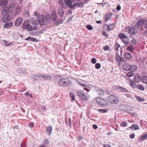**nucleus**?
Here are the masks:
<instances>
[{"instance_id": "nucleus-26", "label": "nucleus", "mask_w": 147, "mask_h": 147, "mask_svg": "<svg viewBox=\"0 0 147 147\" xmlns=\"http://www.w3.org/2000/svg\"><path fill=\"white\" fill-rule=\"evenodd\" d=\"M97 93L99 96H102L104 94V91L102 89H99L97 91Z\"/></svg>"}, {"instance_id": "nucleus-5", "label": "nucleus", "mask_w": 147, "mask_h": 147, "mask_svg": "<svg viewBox=\"0 0 147 147\" xmlns=\"http://www.w3.org/2000/svg\"><path fill=\"white\" fill-rule=\"evenodd\" d=\"M96 102L99 105L102 106H106L107 105V101L103 98L98 97L96 98Z\"/></svg>"}, {"instance_id": "nucleus-8", "label": "nucleus", "mask_w": 147, "mask_h": 147, "mask_svg": "<svg viewBox=\"0 0 147 147\" xmlns=\"http://www.w3.org/2000/svg\"><path fill=\"white\" fill-rule=\"evenodd\" d=\"M147 22V20H146L144 19L140 20L137 22L136 25L134 26V27L138 29L141 25H144L145 23Z\"/></svg>"}, {"instance_id": "nucleus-36", "label": "nucleus", "mask_w": 147, "mask_h": 147, "mask_svg": "<svg viewBox=\"0 0 147 147\" xmlns=\"http://www.w3.org/2000/svg\"><path fill=\"white\" fill-rule=\"evenodd\" d=\"M63 22V20L62 19H59L56 22L55 24L57 26L61 24Z\"/></svg>"}, {"instance_id": "nucleus-6", "label": "nucleus", "mask_w": 147, "mask_h": 147, "mask_svg": "<svg viewBox=\"0 0 147 147\" xmlns=\"http://www.w3.org/2000/svg\"><path fill=\"white\" fill-rule=\"evenodd\" d=\"M128 33L131 35H134L136 34L137 32V30L134 28L128 27L127 28Z\"/></svg>"}, {"instance_id": "nucleus-4", "label": "nucleus", "mask_w": 147, "mask_h": 147, "mask_svg": "<svg viewBox=\"0 0 147 147\" xmlns=\"http://www.w3.org/2000/svg\"><path fill=\"white\" fill-rule=\"evenodd\" d=\"M108 101L110 103L116 104L118 103L119 99L117 97L113 95H111L108 97Z\"/></svg>"}, {"instance_id": "nucleus-60", "label": "nucleus", "mask_w": 147, "mask_h": 147, "mask_svg": "<svg viewBox=\"0 0 147 147\" xmlns=\"http://www.w3.org/2000/svg\"><path fill=\"white\" fill-rule=\"evenodd\" d=\"M2 44L3 45L5 46H8L7 45V43L6 41L5 40H3V43H2Z\"/></svg>"}, {"instance_id": "nucleus-12", "label": "nucleus", "mask_w": 147, "mask_h": 147, "mask_svg": "<svg viewBox=\"0 0 147 147\" xmlns=\"http://www.w3.org/2000/svg\"><path fill=\"white\" fill-rule=\"evenodd\" d=\"M115 59L118 62H123L124 61L125 59L123 57H121L118 54H116Z\"/></svg>"}, {"instance_id": "nucleus-27", "label": "nucleus", "mask_w": 147, "mask_h": 147, "mask_svg": "<svg viewBox=\"0 0 147 147\" xmlns=\"http://www.w3.org/2000/svg\"><path fill=\"white\" fill-rule=\"evenodd\" d=\"M130 71H131L135 72L137 69V66L134 65H130Z\"/></svg>"}, {"instance_id": "nucleus-55", "label": "nucleus", "mask_w": 147, "mask_h": 147, "mask_svg": "<svg viewBox=\"0 0 147 147\" xmlns=\"http://www.w3.org/2000/svg\"><path fill=\"white\" fill-rule=\"evenodd\" d=\"M91 62L93 64H95L96 62V58H93L91 59Z\"/></svg>"}, {"instance_id": "nucleus-40", "label": "nucleus", "mask_w": 147, "mask_h": 147, "mask_svg": "<svg viewBox=\"0 0 147 147\" xmlns=\"http://www.w3.org/2000/svg\"><path fill=\"white\" fill-rule=\"evenodd\" d=\"M135 98L139 101L142 102L144 100V98L139 96H135Z\"/></svg>"}, {"instance_id": "nucleus-23", "label": "nucleus", "mask_w": 147, "mask_h": 147, "mask_svg": "<svg viewBox=\"0 0 147 147\" xmlns=\"http://www.w3.org/2000/svg\"><path fill=\"white\" fill-rule=\"evenodd\" d=\"M123 69L126 71H130V65H129L125 64L123 65Z\"/></svg>"}, {"instance_id": "nucleus-14", "label": "nucleus", "mask_w": 147, "mask_h": 147, "mask_svg": "<svg viewBox=\"0 0 147 147\" xmlns=\"http://www.w3.org/2000/svg\"><path fill=\"white\" fill-rule=\"evenodd\" d=\"M53 130V127L51 126H47L46 127V134H48L49 136H50L51 134L52 131Z\"/></svg>"}, {"instance_id": "nucleus-22", "label": "nucleus", "mask_w": 147, "mask_h": 147, "mask_svg": "<svg viewBox=\"0 0 147 147\" xmlns=\"http://www.w3.org/2000/svg\"><path fill=\"white\" fill-rule=\"evenodd\" d=\"M129 128L133 130H135L138 129L139 126L137 124H133L131 126L129 127Z\"/></svg>"}, {"instance_id": "nucleus-16", "label": "nucleus", "mask_w": 147, "mask_h": 147, "mask_svg": "<svg viewBox=\"0 0 147 147\" xmlns=\"http://www.w3.org/2000/svg\"><path fill=\"white\" fill-rule=\"evenodd\" d=\"M77 83L78 85H80L82 87H85L84 89L86 90L87 92H88L89 90H90V88L86 85L81 84L79 81L77 82Z\"/></svg>"}, {"instance_id": "nucleus-3", "label": "nucleus", "mask_w": 147, "mask_h": 147, "mask_svg": "<svg viewBox=\"0 0 147 147\" xmlns=\"http://www.w3.org/2000/svg\"><path fill=\"white\" fill-rule=\"evenodd\" d=\"M22 27L23 29H27L29 31H31L33 29L32 27L29 24V21L28 20H25L22 25Z\"/></svg>"}, {"instance_id": "nucleus-33", "label": "nucleus", "mask_w": 147, "mask_h": 147, "mask_svg": "<svg viewBox=\"0 0 147 147\" xmlns=\"http://www.w3.org/2000/svg\"><path fill=\"white\" fill-rule=\"evenodd\" d=\"M147 138V134H145L144 135L141 136L140 138V141L144 140Z\"/></svg>"}, {"instance_id": "nucleus-9", "label": "nucleus", "mask_w": 147, "mask_h": 147, "mask_svg": "<svg viewBox=\"0 0 147 147\" xmlns=\"http://www.w3.org/2000/svg\"><path fill=\"white\" fill-rule=\"evenodd\" d=\"M38 21L40 26L43 25L45 24V17L43 15H39L38 16Z\"/></svg>"}, {"instance_id": "nucleus-64", "label": "nucleus", "mask_w": 147, "mask_h": 147, "mask_svg": "<svg viewBox=\"0 0 147 147\" xmlns=\"http://www.w3.org/2000/svg\"><path fill=\"white\" fill-rule=\"evenodd\" d=\"M104 147H111V146L108 144H104L103 145Z\"/></svg>"}, {"instance_id": "nucleus-43", "label": "nucleus", "mask_w": 147, "mask_h": 147, "mask_svg": "<svg viewBox=\"0 0 147 147\" xmlns=\"http://www.w3.org/2000/svg\"><path fill=\"white\" fill-rule=\"evenodd\" d=\"M126 37H127L125 35L122 33L120 34L119 36V37L121 38L122 40L124 39H125V38Z\"/></svg>"}, {"instance_id": "nucleus-11", "label": "nucleus", "mask_w": 147, "mask_h": 147, "mask_svg": "<svg viewBox=\"0 0 147 147\" xmlns=\"http://www.w3.org/2000/svg\"><path fill=\"white\" fill-rule=\"evenodd\" d=\"M2 13L4 16H7L8 15L11 14L12 13L6 7H5L3 9L2 11Z\"/></svg>"}, {"instance_id": "nucleus-53", "label": "nucleus", "mask_w": 147, "mask_h": 147, "mask_svg": "<svg viewBox=\"0 0 147 147\" xmlns=\"http://www.w3.org/2000/svg\"><path fill=\"white\" fill-rule=\"evenodd\" d=\"M25 95L29 96L31 98H32V94H30L28 92H26L25 93Z\"/></svg>"}, {"instance_id": "nucleus-48", "label": "nucleus", "mask_w": 147, "mask_h": 147, "mask_svg": "<svg viewBox=\"0 0 147 147\" xmlns=\"http://www.w3.org/2000/svg\"><path fill=\"white\" fill-rule=\"evenodd\" d=\"M120 47V45L118 43L115 44V49L116 51L118 50V48Z\"/></svg>"}, {"instance_id": "nucleus-29", "label": "nucleus", "mask_w": 147, "mask_h": 147, "mask_svg": "<svg viewBox=\"0 0 147 147\" xmlns=\"http://www.w3.org/2000/svg\"><path fill=\"white\" fill-rule=\"evenodd\" d=\"M59 5H61L63 8H66L65 5L63 0H59L58 1Z\"/></svg>"}, {"instance_id": "nucleus-44", "label": "nucleus", "mask_w": 147, "mask_h": 147, "mask_svg": "<svg viewBox=\"0 0 147 147\" xmlns=\"http://www.w3.org/2000/svg\"><path fill=\"white\" fill-rule=\"evenodd\" d=\"M136 87L141 90H144V88L143 86L141 85L138 84L137 86Z\"/></svg>"}, {"instance_id": "nucleus-10", "label": "nucleus", "mask_w": 147, "mask_h": 147, "mask_svg": "<svg viewBox=\"0 0 147 147\" xmlns=\"http://www.w3.org/2000/svg\"><path fill=\"white\" fill-rule=\"evenodd\" d=\"M12 18V13L7 16H4L3 18V21L4 23L7 22L11 20Z\"/></svg>"}, {"instance_id": "nucleus-59", "label": "nucleus", "mask_w": 147, "mask_h": 147, "mask_svg": "<svg viewBox=\"0 0 147 147\" xmlns=\"http://www.w3.org/2000/svg\"><path fill=\"white\" fill-rule=\"evenodd\" d=\"M41 109L43 111H45L46 110V107L44 105H42L41 107Z\"/></svg>"}, {"instance_id": "nucleus-37", "label": "nucleus", "mask_w": 147, "mask_h": 147, "mask_svg": "<svg viewBox=\"0 0 147 147\" xmlns=\"http://www.w3.org/2000/svg\"><path fill=\"white\" fill-rule=\"evenodd\" d=\"M111 18V15L109 14H107L105 17V22H107L109 20H110Z\"/></svg>"}, {"instance_id": "nucleus-47", "label": "nucleus", "mask_w": 147, "mask_h": 147, "mask_svg": "<svg viewBox=\"0 0 147 147\" xmlns=\"http://www.w3.org/2000/svg\"><path fill=\"white\" fill-rule=\"evenodd\" d=\"M98 111L101 113H105L107 112V110L106 109H99Z\"/></svg>"}, {"instance_id": "nucleus-28", "label": "nucleus", "mask_w": 147, "mask_h": 147, "mask_svg": "<svg viewBox=\"0 0 147 147\" xmlns=\"http://www.w3.org/2000/svg\"><path fill=\"white\" fill-rule=\"evenodd\" d=\"M74 0H65V2L67 7L69 5H71L73 3Z\"/></svg>"}, {"instance_id": "nucleus-41", "label": "nucleus", "mask_w": 147, "mask_h": 147, "mask_svg": "<svg viewBox=\"0 0 147 147\" xmlns=\"http://www.w3.org/2000/svg\"><path fill=\"white\" fill-rule=\"evenodd\" d=\"M142 82L147 84V76H144L142 78Z\"/></svg>"}, {"instance_id": "nucleus-38", "label": "nucleus", "mask_w": 147, "mask_h": 147, "mask_svg": "<svg viewBox=\"0 0 147 147\" xmlns=\"http://www.w3.org/2000/svg\"><path fill=\"white\" fill-rule=\"evenodd\" d=\"M122 41L125 45L128 44L129 42V39L127 37L124 39Z\"/></svg>"}, {"instance_id": "nucleus-52", "label": "nucleus", "mask_w": 147, "mask_h": 147, "mask_svg": "<svg viewBox=\"0 0 147 147\" xmlns=\"http://www.w3.org/2000/svg\"><path fill=\"white\" fill-rule=\"evenodd\" d=\"M95 67L96 69H99L101 67V65L100 63H97L95 65Z\"/></svg>"}, {"instance_id": "nucleus-21", "label": "nucleus", "mask_w": 147, "mask_h": 147, "mask_svg": "<svg viewBox=\"0 0 147 147\" xmlns=\"http://www.w3.org/2000/svg\"><path fill=\"white\" fill-rule=\"evenodd\" d=\"M13 25V23L12 22H10L5 24L3 26L5 28H8L11 27Z\"/></svg>"}, {"instance_id": "nucleus-39", "label": "nucleus", "mask_w": 147, "mask_h": 147, "mask_svg": "<svg viewBox=\"0 0 147 147\" xmlns=\"http://www.w3.org/2000/svg\"><path fill=\"white\" fill-rule=\"evenodd\" d=\"M134 71H131L127 73L126 76L128 77H131L134 74Z\"/></svg>"}, {"instance_id": "nucleus-31", "label": "nucleus", "mask_w": 147, "mask_h": 147, "mask_svg": "<svg viewBox=\"0 0 147 147\" xmlns=\"http://www.w3.org/2000/svg\"><path fill=\"white\" fill-rule=\"evenodd\" d=\"M32 76L31 78L34 80H40L41 79L39 76L33 75Z\"/></svg>"}, {"instance_id": "nucleus-45", "label": "nucleus", "mask_w": 147, "mask_h": 147, "mask_svg": "<svg viewBox=\"0 0 147 147\" xmlns=\"http://www.w3.org/2000/svg\"><path fill=\"white\" fill-rule=\"evenodd\" d=\"M46 80H50L52 78V77L51 76L48 74H46Z\"/></svg>"}, {"instance_id": "nucleus-20", "label": "nucleus", "mask_w": 147, "mask_h": 147, "mask_svg": "<svg viewBox=\"0 0 147 147\" xmlns=\"http://www.w3.org/2000/svg\"><path fill=\"white\" fill-rule=\"evenodd\" d=\"M52 18L53 21H55L57 19V15L55 11H53L52 12Z\"/></svg>"}, {"instance_id": "nucleus-1", "label": "nucleus", "mask_w": 147, "mask_h": 147, "mask_svg": "<svg viewBox=\"0 0 147 147\" xmlns=\"http://www.w3.org/2000/svg\"><path fill=\"white\" fill-rule=\"evenodd\" d=\"M58 84L61 86L65 87L69 86L71 84V81L69 79L63 78L60 79L58 82Z\"/></svg>"}, {"instance_id": "nucleus-51", "label": "nucleus", "mask_w": 147, "mask_h": 147, "mask_svg": "<svg viewBox=\"0 0 147 147\" xmlns=\"http://www.w3.org/2000/svg\"><path fill=\"white\" fill-rule=\"evenodd\" d=\"M76 6V3H74L73 5H69L68 7H69V8L70 9H74L75 8V7Z\"/></svg>"}, {"instance_id": "nucleus-18", "label": "nucleus", "mask_w": 147, "mask_h": 147, "mask_svg": "<svg viewBox=\"0 0 147 147\" xmlns=\"http://www.w3.org/2000/svg\"><path fill=\"white\" fill-rule=\"evenodd\" d=\"M17 72L19 73L22 74H25L27 73L26 70L24 68H18L17 69Z\"/></svg>"}, {"instance_id": "nucleus-42", "label": "nucleus", "mask_w": 147, "mask_h": 147, "mask_svg": "<svg viewBox=\"0 0 147 147\" xmlns=\"http://www.w3.org/2000/svg\"><path fill=\"white\" fill-rule=\"evenodd\" d=\"M130 84L131 86L134 88H136L137 86L136 85V84L134 81L133 80H131L130 81Z\"/></svg>"}, {"instance_id": "nucleus-35", "label": "nucleus", "mask_w": 147, "mask_h": 147, "mask_svg": "<svg viewBox=\"0 0 147 147\" xmlns=\"http://www.w3.org/2000/svg\"><path fill=\"white\" fill-rule=\"evenodd\" d=\"M127 50L130 51L132 53L134 50V48L132 46H130L127 48Z\"/></svg>"}, {"instance_id": "nucleus-7", "label": "nucleus", "mask_w": 147, "mask_h": 147, "mask_svg": "<svg viewBox=\"0 0 147 147\" xmlns=\"http://www.w3.org/2000/svg\"><path fill=\"white\" fill-rule=\"evenodd\" d=\"M30 23L33 27V29L35 30L37 29L36 26H38V24L37 21L35 19L32 18L30 20Z\"/></svg>"}, {"instance_id": "nucleus-2", "label": "nucleus", "mask_w": 147, "mask_h": 147, "mask_svg": "<svg viewBox=\"0 0 147 147\" xmlns=\"http://www.w3.org/2000/svg\"><path fill=\"white\" fill-rule=\"evenodd\" d=\"M78 96L81 99L84 100H87L89 98V96L88 94L85 93L82 90H79L77 92Z\"/></svg>"}, {"instance_id": "nucleus-50", "label": "nucleus", "mask_w": 147, "mask_h": 147, "mask_svg": "<svg viewBox=\"0 0 147 147\" xmlns=\"http://www.w3.org/2000/svg\"><path fill=\"white\" fill-rule=\"evenodd\" d=\"M86 28L89 30H92L93 27L91 25L88 24L86 26Z\"/></svg>"}, {"instance_id": "nucleus-57", "label": "nucleus", "mask_w": 147, "mask_h": 147, "mask_svg": "<svg viewBox=\"0 0 147 147\" xmlns=\"http://www.w3.org/2000/svg\"><path fill=\"white\" fill-rule=\"evenodd\" d=\"M43 143L45 145H47L49 143V141L48 140L45 139L43 141Z\"/></svg>"}, {"instance_id": "nucleus-63", "label": "nucleus", "mask_w": 147, "mask_h": 147, "mask_svg": "<svg viewBox=\"0 0 147 147\" xmlns=\"http://www.w3.org/2000/svg\"><path fill=\"white\" fill-rule=\"evenodd\" d=\"M121 125L123 127H126L127 126V123L125 122H123L121 123Z\"/></svg>"}, {"instance_id": "nucleus-25", "label": "nucleus", "mask_w": 147, "mask_h": 147, "mask_svg": "<svg viewBox=\"0 0 147 147\" xmlns=\"http://www.w3.org/2000/svg\"><path fill=\"white\" fill-rule=\"evenodd\" d=\"M105 25L107 26V30L108 31H110L112 30L115 26L114 24H109L108 25H107V24H105Z\"/></svg>"}, {"instance_id": "nucleus-32", "label": "nucleus", "mask_w": 147, "mask_h": 147, "mask_svg": "<svg viewBox=\"0 0 147 147\" xmlns=\"http://www.w3.org/2000/svg\"><path fill=\"white\" fill-rule=\"evenodd\" d=\"M124 56L125 58L128 60H130L131 58V55L130 54L128 53H125Z\"/></svg>"}, {"instance_id": "nucleus-58", "label": "nucleus", "mask_w": 147, "mask_h": 147, "mask_svg": "<svg viewBox=\"0 0 147 147\" xmlns=\"http://www.w3.org/2000/svg\"><path fill=\"white\" fill-rule=\"evenodd\" d=\"M70 95L71 96L72 98L71 99L73 100H75V96L74 95H73V93L71 92H70Z\"/></svg>"}, {"instance_id": "nucleus-30", "label": "nucleus", "mask_w": 147, "mask_h": 147, "mask_svg": "<svg viewBox=\"0 0 147 147\" xmlns=\"http://www.w3.org/2000/svg\"><path fill=\"white\" fill-rule=\"evenodd\" d=\"M140 75L139 74H136L134 78L136 82H138L140 81Z\"/></svg>"}, {"instance_id": "nucleus-46", "label": "nucleus", "mask_w": 147, "mask_h": 147, "mask_svg": "<svg viewBox=\"0 0 147 147\" xmlns=\"http://www.w3.org/2000/svg\"><path fill=\"white\" fill-rule=\"evenodd\" d=\"M119 92H128V90H127L124 88L122 87H120L119 90Z\"/></svg>"}, {"instance_id": "nucleus-24", "label": "nucleus", "mask_w": 147, "mask_h": 147, "mask_svg": "<svg viewBox=\"0 0 147 147\" xmlns=\"http://www.w3.org/2000/svg\"><path fill=\"white\" fill-rule=\"evenodd\" d=\"M21 8L19 6H17L15 11V14L16 15L18 14L21 12Z\"/></svg>"}, {"instance_id": "nucleus-61", "label": "nucleus", "mask_w": 147, "mask_h": 147, "mask_svg": "<svg viewBox=\"0 0 147 147\" xmlns=\"http://www.w3.org/2000/svg\"><path fill=\"white\" fill-rule=\"evenodd\" d=\"M135 135L134 134H131L130 135V138L132 139H134L135 137Z\"/></svg>"}, {"instance_id": "nucleus-15", "label": "nucleus", "mask_w": 147, "mask_h": 147, "mask_svg": "<svg viewBox=\"0 0 147 147\" xmlns=\"http://www.w3.org/2000/svg\"><path fill=\"white\" fill-rule=\"evenodd\" d=\"M15 5L13 3H11L9 4L8 6L6 8H7L11 12V13L12 11L15 8Z\"/></svg>"}, {"instance_id": "nucleus-17", "label": "nucleus", "mask_w": 147, "mask_h": 147, "mask_svg": "<svg viewBox=\"0 0 147 147\" xmlns=\"http://www.w3.org/2000/svg\"><path fill=\"white\" fill-rule=\"evenodd\" d=\"M127 106L125 105H121L119 106V109L121 111H124L125 112L128 111V110L126 108Z\"/></svg>"}, {"instance_id": "nucleus-13", "label": "nucleus", "mask_w": 147, "mask_h": 147, "mask_svg": "<svg viewBox=\"0 0 147 147\" xmlns=\"http://www.w3.org/2000/svg\"><path fill=\"white\" fill-rule=\"evenodd\" d=\"M23 19L22 18H19L16 20L15 22V26H20L22 22Z\"/></svg>"}, {"instance_id": "nucleus-56", "label": "nucleus", "mask_w": 147, "mask_h": 147, "mask_svg": "<svg viewBox=\"0 0 147 147\" xmlns=\"http://www.w3.org/2000/svg\"><path fill=\"white\" fill-rule=\"evenodd\" d=\"M114 88L116 91H119V90L120 89V87H119L118 86H115Z\"/></svg>"}, {"instance_id": "nucleus-49", "label": "nucleus", "mask_w": 147, "mask_h": 147, "mask_svg": "<svg viewBox=\"0 0 147 147\" xmlns=\"http://www.w3.org/2000/svg\"><path fill=\"white\" fill-rule=\"evenodd\" d=\"M130 42L131 45H135L136 43V41L135 39L133 38L132 40Z\"/></svg>"}, {"instance_id": "nucleus-54", "label": "nucleus", "mask_w": 147, "mask_h": 147, "mask_svg": "<svg viewBox=\"0 0 147 147\" xmlns=\"http://www.w3.org/2000/svg\"><path fill=\"white\" fill-rule=\"evenodd\" d=\"M39 75L40 76V77H41L43 79L46 80V75H43L39 74Z\"/></svg>"}, {"instance_id": "nucleus-34", "label": "nucleus", "mask_w": 147, "mask_h": 147, "mask_svg": "<svg viewBox=\"0 0 147 147\" xmlns=\"http://www.w3.org/2000/svg\"><path fill=\"white\" fill-rule=\"evenodd\" d=\"M76 6L78 7H83L84 6V3L82 2H80L79 3H76Z\"/></svg>"}, {"instance_id": "nucleus-19", "label": "nucleus", "mask_w": 147, "mask_h": 147, "mask_svg": "<svg viewBox=\"0 0 147 147\" xmlns=\"http://www.w3.org/2000/svg\"><path fill=\"white\" fill-rule=\"evenodd\" d=\"M58 13L60 16L62 17L63 16L64 11L63 9L61 7H59L57 9Z\"/></svg>"}, {"instance_id": "nucleus-62", "label": "nucleus", "mask_w": 147, "mask_h": 147, "mask_svg": "<svg viewBox=\"0 0 147 147\" xmlns=\"http://www.w3.org/2000/svg\"><path fill=\"white\" fill-rule=\"evenodd\" d=\"M103 49L105 51H107L109 49V47L108 46H105L103 47Z\"/></svg>"}]
</instances>
